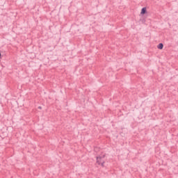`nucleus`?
Instances as JSON below:
<instances>
[{"label": "nucleus", "mask_w": 178, "mask_h": 178, "mask_svg": "<svg viewBox=\"0 0 178 178\" xmlns=\"http://www.w3.org/2000/svg\"><path fill=\"white\" fill-rule=\"evenodd\" d=\"M105 156H106L105 153H102L101 154L97 156L96 157V163H97V165L104 168V166H105Z\"/></svg>", "instance_id": "nucleus-1"}, {"label": "nucleus", "mask_w": 178, "mask_h": 178, "mask_svg": "<svg viewBox=\"0 0 178 178\" xmlns=\"http://www.w3.org/2000/svg\"><path fill=\"white\" fill-rule=\"evenodd\" d=\"M147 13V8H143L140 12V15H145Z\"/></svg>", "instance_id": "nucleus-2"}, {"label": "nucleus", "mask_w": 178, "mask_h": 178, "mask_svg": "<svg viewBox=\"0 0 178 178\" xmlns=\"http://www.w3.org/2000/svg\"><path fill=\"white\" fill-rule=\"evenodd\" d=\"M158 49H163V44L159 43L157 46Z\"/></svg>", "instance_id": "nucleus-3"}, {"label": "nucleus", "mask_w": 178, "mask_h": 178, "mask_svg": "<svg viewBox=\"0 0 178 178\" xmlns=\"http://www.w3.org/2000/svg\"><path fill=\"white\" fill-rule=\"evenodd\" d=\"M0 58H1V53H0Z\"/></svg>", "instance_id": "nucleus-4"}]
</instances>
